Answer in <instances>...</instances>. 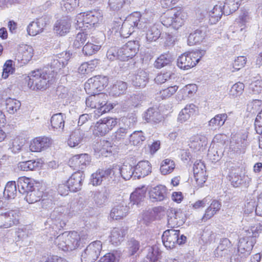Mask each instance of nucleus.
<instances>
[{
    "mask_svg": "<svg viewBox=\"0 0 262 262\" xmlns=\"http://www.w3.org/2000/svg\"><path fill=\"white\" fill-rule=\"evenodd\" d=\"M153 13L151 12H146L141 15L138 12H135L128 17L122 23L121 19L118 21H115L114 26H120V35L124 38L128 37L135 31V28L144 29L147 25L150 23L152 19Z\"/></svg>",
    "mask_w": 262,
    "mask_h": 262,
    "instance_id": "obj_1",
    "label": "nucleus"
},
{
    "mask_svg": "<svg viewBox=\"0 0 262 262\" xmlns=\"http://www.w3.org/2000/svg\"><path fill=\"white\" fill-rule=\"evenodd\" d=\"M28 85L33 90H46L52 84L55 80L53 76L42 70L32 71L28 76Z\"/></svg>",
    "mask_w": 262,
    "mask_h": 262,
    "instance_id": "obj_2",
    "label": "nucleus"
},
{
    "mask_svg": "<svg viewBox=\"0 0 262 262\" xmlns=\"http://www.w3.org/2000/svg\"><path fill=\"white\" fill-rule=\"evenodd\" d=\"M103 19V14L99 10H93L80 13L77 16L76 28L81 31H86L93 28L95 25Z\"/></svg>",
    "mask_w": 262,
    "mask_h": 262,
    "instance_id": "obj_3",
    "label": "nucleus"
},
{
    "mask_svg": "<svg viewBox=\"0 0 262 262\" xmlns=\"http://www.w3.org/2000/svg\"><path fill=\"white\" fill-rule=\"evenodd\" d=\"M255 243V238L253 235L240 238L237 247V254L231 257L230 262H243L251 254Z\"/></svg>",
    "mask_w": 262,
    "mask_h": 262,
    "instance_id": "obj_4",
    "label": "nucleus"
},
{
    "mask_svg": "<svg viewBox=\"0 0 262 262\" xmlns=\"http://www.w3.org/2000/svg\"><path fill=\"white\" fill-rule=\"evenodd\" d=\"M205 50L185 53L180 56L177 59V66L183 70H188L193 67L204 55Z\"/></svg>",
    "mask_w": 262,
    "mask_h": 262,
    "instance_id": "obj_5",
    "label": "nucleus"
},
{
    "mask_svg": "<svg viewBox=\"0 0 262 262\" xmlns=\"http://www.w3.org/2000/svg\"><path fill=\"white\" fill-rule=\"evenodd\" d=\"M186 237L184 235L180 236V231L169 229L164 232L162 235V242L167 249L173 248L176 244L182 245L186 241Z\"/></svg>",
    "mask_w": 262,
    "mask_h": 262,
    "instance_id": "obj_6",
    "label": "nucleus"
},
{
    "mask_svg": "<svg viewBox=\"0 0 262 262\" xmlns=\"http://www.w3.org/2000/svg\"><path fill=\"white\" fill-rule=\"evenodd\" d=\"M108 78L103 76L97 75L90 78L84 85L85 91L89 94H98L107 85Z\"/></svg>",
    "mask_w": 262,
    "mask_h": 262,
    "instance_id": "obj_7",
    "label": "nucleus"
},
{
    "mask_svg": "<svg viewBox=\"0 0 262 262\" xmlns=\"http://www.w3.org/2000/svg\"><path fill=\"white\" fill-rule=\"evenodd\" d=\"M102 244L100 241L90 243L82 253V262H95L99 257L102 250Z\"/></svg>",
    "mask_w": 262,
    "mask_h": 262,
    "instance_id": "obj_8",
    "label": "nucleus"
},
{
    "mask_svg": "<svg viewBox=\"0 0 262 262\" xmlns=\"http://www.w3.org/2000/svg\"><path fill=\"white\" fill-rule=\"evenodd\" d=\"M69 213V208L66 206L56 207L52 212L50 219L57 229H60L66 226Z\"/></svg>",
    "mask_w": 262,
    "mask_h": 262,
    "instance_id": "obj_9",
    "label": "nucleus"
},
{
    "mask_svg": "<svg viewBox=\"0 0 262 262\" xmlns=\"http://www.w3.org/2000/svg\"><path fill=\"white\" fill-rule=\"evenodd\" d=\"M139 41L131 40L128 41L119 49V59L122 61L128 60L134 57L138 51Z\"/></svg>",
    "mask_w": 262,
    "mask_h": 262,
    "instance_id": "obj_10",
    "label": "nucleus"
},
{
    "mask_svg": "<svg viewBox=\"0 0 262 262\" xmlns=\"http://www.w3.org/2000/svg\"><path fill=\"white\" fill-rule=\"evenodd\" d=\"M239 171V169H232L229 174V181L234 187H238L242 185L247 187L251 179L248 176L240 174Z\"/></svg>",
    "mask_w": 262,
    "mask_h": 262,
    "instance_id": "obj_11",
    "label": "nucleus"
},
{
    "mask_svg": "<svg viewBox=\"0 0 262 262\" xmlns=\"http://www.w3.org/2000/svg\"><path fill=\"white\" fill-rule=\"evenodd\" d=\"M19 215L17 211L11 210L0 214V228H8L18 223Z\"/></svg>",
    "mask_w": 262,
    "mask_h": 262,
    "instance_id": "obj_12",
    "label": "nucleus"
},
{
    "mask_svg": "<svg viewBox=\"0 0 262 262\" xmlns=\"http://www.w3.org/2000/svg\"><path fill=\"white\" fill-rule=\"evenodd\" d=\"M167 222L171 228L182 226L185 222L184 214L180 210L171 208L168 211Z\"/></svg>",
    "mask_w": 262,
    "mask_h": 262,
    "instance_id": "obj_13",
    "label": "nucleus"
},
{
    "mask_svg": "<svg viewBox=\"0 0 262 262\" xmlns=\"http://www.w3.org/2000/svg\"><path fill=\"white\" fill-rule=\"evenodd\" d=\"M70 59V54L68 52H62L54 56L51 62V68L53 69L52 71L53 75L54 73H57L59 70L67 64Z\"/></svg>",
    "mask_w": 262,
    "mask_h": 262,
    "instance_id": "obj_14",
    "label": "nucleus"
},
{
    "mask_svg": "<svg viewBox=\"0 0 262 262\" xmlns=\"http://www.w3.org/2000/svg\"><path fill=\"white\" fill-rule=\"evenodd\" d=\"M248 144L245 137L234 136L232 137L230 144V149L236 154H243Z\"/></svg>",
    "mask_w": 262,
    "mask_h": 262,
    "instance_id": "obj_15",
    "label": "nucleus"
},
{
    "mask_svg": "<svg viewBox=\"0 0 262 262\" xmlns=\"http://www.w3.org/2000/svg\"><path fill=\"white\" fill-rule=\"evenodd\" d=\"M193 174L197 185L202 186L207 179L206 170L204 163L197 161L194 163Z\"/></svg>",
    "mask_w": 262,
    "mask_h": 262,
    "instance_id": "obj_16",
    "label": "nucleus"
},
{
    "mask_svg": "<svg viewBox=\"0 0 262 262\" xmlns=\"http://www.w3.org/2000/svg\"><path fill=\"white\" fill-rule=\"evenodd\" d=\"M90 157L86 154L76 155L70 160V165L71 167H73L80 171V170L84 169L87 165L90 164Z\"/></svg>",
    "mask_w": 262,
    "mask_h": 262,
    "instance_id": "obj_17",
    "label": "nucleus"
},
{
    "mask_svg": "<svg viewBox=\"0 0 262 262\" xmlns=\"http://www.w3.org/2000/svg\"><path fill=\"white\" fill-rule=\"evenodd\" d=\"M232 245L230 240L227 238H222L217 248L214 251L215 257L221 258L229 256L231 252Z\"/></svg>",
    "mask_w": 262,
    "mask_h": 262,
    "instance_id": "obj_18",
    "label": "nucleus"
},
{
    "mask_svg": "<svg viewBox=\"0 0 262 262\" xmlns=\"http://www.w3.org/2000/svg\"><path fill=\"white\" fill-rule=\"evenodd\" d=\"M208 30L206 27H201L190 33L187 39L189 46L200 43L203 42L207 36Z\"/></svg>",
    "mask_w": 262,
    "mask_h": 262,
    "instance_id": "obj_19",
    "label": "nucleus"
},
{
    "mask_svg": "<svg viewBox=\"0 0 262 262\" xmlns=\"http://www.w3.org/2000/svg\"><path fill=\"white\" fill-rule=\"evenodd\" d=\"M51 144L52 140L48 137H37L31 142L30 149L32 152L40 151L49 147Z\"/></svg>",
    "mask_w": 262,
    "mask_h": 262,
    "instance_id": "obj_20",
    "label": "nucleus"
},
{
    "mask_svg": "<svg viewBox=\"0 0 262 262\" xmlns=\"http://www.w3.org/2000/svg\"><path fill=\"white\" fill-rule=\"evenodd\" d=\"M84 178L83 173L81 171L76 172L72 174L67 181L70 191L77 192L80 190L82 185V181Z\"/></svg>",
    "mask_w": 262,
    "mask_h": 262,
    "instance_id": "obj_21",
    "label": "nucleus"
},
{
    "mask_svg": "<svg viewBox=\"0 0 262 262\" xmlns=\"http://www.w3.org/2000/svg\"><path fill=\"white\" fill-rule=\"evenodd\" d=\"M149 198L152 202L162 201L167 197L166 187L162 185H158L149 191Z\"/></svg>",
    "mask_w": 262,
    "mask_h": 262,
    "instance_id": "obj_22",
    "label": "nucleus"
},
{
    "mask_svg": "<svg viewBox=\"0 0 262 262\" xmlns=\"http://www.w3.org/2000/svg\"><path fill=\"white\" fill-rule=\"evenodd\" d=\"M207 138L200 134H197L190 138L189 146L194 151L203 150L207 145Z\"/></svg>",
    "mask_w": 262,
    "mask_h": 262,
    "instance_id": "obj_23",
    "label": "nucleus"
},
{
    "mask_svg": "<svg viewBox=\"0 0 262 262\" xmlns=\"http://www.w3.org/2000/svg\"><path fill=\"white\" fill-rule=\"evenodd\" d=\"M151 171V166L148 161H140L134 166V178L140 179L145 177L148 175Z\"/></svg>",
    "mask_w": 262,
    "mask_h": 262,
    "instance_id": "obj_24",
    "label": "nucleus"
},
{
    "mask_svg": "<svg viewBox=\"0 0 262 262\" xmlns=\"http://www.w3.org/2000/svg\"><path fill=\"white\" fill-rule=\"evenodd\" d=\"M46 25V19L41 17L37 19L29 24L27 28L28 34L31 36H35L41 33Z\"/></svg>",
    "mask_w": 262,
    "mask_h": 262,
    "instance_id": "obj_25",
    "label": "nucleus"
},
{
    "mask_svg": "<svg viewBox=\"0 0 262 262\" xmlns=\"http://www.w3.org/2000/svg\"><path fill=\"white\" fill-rule=\"evenodd\" d=\"M33 49L30 46L24 45L20 46L17 57L18 61L20 60L24 64L28 63L33 56Z\"/></svg>",
    "mask_w": 262,
    "mask_h": 262,
    "instance_id": "obj_26",
    "label": "nucleus"
},
{
    "mask_svg": "<svg viewBox=\"0 0 262 262\" xmlns=\"http://www.w3.org/2000/svg\"><path fill=\"white\" fill-rule=\"evenodd\" d=\"M71 22L68 17H63L58 20L54 25V30L60 36H63L69 32Z\"/></svg>",
    "mask_w": 262,
    "mask_h": 262,
    "instance_id": "obj_27",
    "label": "nucleus"
},
{
    "mask_svg": "<svg viewBox=\"0 0 262 262\" xmlns=\"http://www.w3.org/2000/svg\"><path fill=\"white\" fill-rule=\"evenodd\" d=\"M85 136V132L80 128H77L71 134L68 141V145L71 147L78 146Z\"/></svg>",
    "mask_w": 262,
    "mask_h": 262,
    "instance_id": "obj_28",
    "label": "nucleus"
},
{
    "mask_svg": "<svg viewBox=\"0 0 262 262\" xmlns=\"http://www.w3.org/2000/svg\"><path fill=\"white\" fill-rule=\"evenodd\" d=\"M126 229L123 228L115 227L112 229L110 235V242L114 245H119L124 239Z\"/></svg>",
    "mask_w": 262,
    "mask_h": 262,
    "instance_id": "obj_29",
    "label": "nucleus"
},
{
    "mask_svg": "<svg viewBox=\"0 0 262 262\" xmlns=\"http://www.w3.org/2000/svg\"><path fill=\"white\" fill-rule=\"evenodd\" d=\"M148 74L144 70H139L132 78V83L136 87L143 88L148 81Z\"/></svg>",
    "mask_w": 262,
    "mask_h": 262,
    "instance_id": "obj_30",
    "label": "nucleus"
},
{
    "mask_svg": "<svg viewBox=\"0 0 262 262\" xmlns=\"http://www.w3.org/2000/svg\"><path fill=\"white\" fill-rule=\"evenodd\" d=\"M66 233L68 250H75L80 245V238L79 234L75 231Z\"/></svg>",
    "mask_w": 262,
    "mask_h": 262,
    "instance_id": "obj_31",
    "label": "nucleus"
},
{
    "mask_svg": "<svg viewBox=\"0 0 262 262\" xmlns=\"http://www.w3.org/2000/svg\"><path fill=\"white\" fill-rule=\"evenodd\" d=\"M129 210V207L126 205L120 204L113 208L110 213V217L114 220H120L126 216Z\"/></svg>",
    "mask_w": 262,
    "mask_h": 262,
    "instance_id": "obj_32",
    "label": "nucleus"
},
{
    "mask_svg": "<svg viewBox=\"0 0 262 262\" xmlns=\"http://www.w3.org/2000/svg\"><path fill=\"white\" fill-rule=\"evenodd\" d=\"M17 187L19 193L24 194L35 186L33 181L26 177H21L17 180Z\"/></svg>",
    "mask_w": 262,
    "mask_h": 262,
    "instance_id": "obj_33",
    "label": "nucleus"
},
{
    "mask_svg": "<svg viewBox=\"0 0 262 262\" xmlns=\"http://www.w3.org/2000/svg\"><path fill=\"white\" fill-rule=\"evenodd\" d=\"M154 15H152V17ZM153 19V18L152 19ZM152 20H151L150 23L147 25V27L145 29L148 30L146 31V37L147 40L149 41H153L157 40L161 35V30L158 28V25L154 24L151 25Z\"/></svg>",
    "mask_w": 262,
    "mask_h": 262,
    "instance_id": "obj_34",
    "label": "nucleus"
},
{
    "mask_svg": "<svg viewBox=\"0 0 262 262\" xmlns=\"http://www.w3.org/2000/svg\"><path fill=\"white\" fill-rule=\"evenodd\" d=\"M42 191L40 190L38 186L35 185L31 190L26 192L25 199L29 204H33L38 201H40L42 197Z\"/></svg>",
    "mask_w": 262,
    "mask_h": 262,
    "instance_id": "obj_35",
    "label": "nucleus"
},
{
    "mask_svg": "<svg viewBox=\"0 0 262 262\" xmlns=\"http://www.w3.org/2000/svg\"><path fill=\"white\" fill-rule=\"evenodd\" d=\"M144 118L147 122L158 123L162 120V115L158 110L149 108L145 113Z\"/></svg>",
    "mask_w": 262,
    "mask_h": 262,
    "instance_id": "obj_36",
    "label": "nucleus"
},
{
    "mask_svg": "<svg viewBox=\"0 0 262 262\" xmlns=\"http://www.w3.org/2000/svg\"><path fill=\"white\" fill-rule=\"evenodd\" d=\"M227 118L226 114L216 115L209 121L208 126L213 130L218 129L224 124Z\"/></svg>",
    "mask_w": 262,
    "mask_h": 262,
    "instance_id": "obj_37",
    "label": "nucleus"
},
{
    "mask_svg": "<svg viewBox=\"0 0 262 262\" xmlns=\"http://www.w3.org/2000/svg\"><path fill=\"white\" fill-rule=\"evenodd\" d=\"M88 98H86L85 100V104L87 107L92 108H96L98 110V107L100 106L99 102L98 100L99 99H105V96L104 95V93H98V94H90Z\"/></svg>",
    "mask_w": 262,
    "mask_h": 262,
    "instance_id": "obj_38",
    "label": "nucleus"
},
{
    "mask_svg": "<svg viewBox=\"0 0 262 262\" xmlns=\"http://www.w3.org/2000/svg\"><path fill=\"white\" fill-rule=\"evenodd\" d=\"M128 130V128L126 127H120L118 128L112 136L113 143L115 145H117L123 142L127 136Z\"/></svg>",
    "mask_w": 262,
    "mask_h": 262,
    "instance_id": "obj_39",
    "label": "nucleus"
},
{
    "mask_svg": "<svg viewBox=\"0 0 262 262\" xmlns=\"http://www.w3.org/2000/svg\"><path fill=\"white\" fill-rule=\"evenodd\" d=\"M172 10H174L173 17L174 23L173 28L178 29L183 24L185 20L187 18V15L181 9H172Z\"/></svg>",
    "mask_w": 262,
    "mask_h": 262,
    "instance_id": "obj_40",
    "label": "nucleus"
},
{
    "mask_svg": "<svg viewBox=\"0 0 262 262\" xmlns=\"http://www.w3.org/2000/svg\"><path fill=\"white\" fill-rule=\"evenodd\" d=\"M52 127L56 130H63L64 126V120L62 113L54 114L51 118Z\"/></svg>",
    "mask_w": 262,
    "mask_h": 262,
    "instance_id": "obj_41",
    "label": "nucleus"
},
{
    "mask_svg": "<svg viewBox=\"0 0 262 262\" xmlns=\"http://www.w3.org/2000/svg\"><path fill=\"white\" fill-rule=\"evenodd\" d=\"M119 173L122 177L126 180H129L132 177L134 178V166L129 163H124L123 165L118 169Z\"/></svg>",
    "mask_w": 262,
    "mask_h": 262,
    "instance_id": "obj_42",
    "label": "nucleus"
},
{
    "mask_svg": "<svg viewBox=\"0 0 262 262\" xmlns=\"http://www.w3.org/2000/svg\"><path fill=\"white\" fill-rule=\"evenodd\" d=\"M145 191L142 188H138L134 191L130 196V203L131 206L140 204L144 199Z\"/></svg>",
    "mask_w": 262,
    "mask_h": 262,
    "instance_id": "obj_43",
    "label": "nucleus"
},
{
    "mask_svg": "<svg viewBox=\"0 0 262 262\" xmlns=\"http://www.w3.org/2000/svg\"><path fill=\"white\" fill-rule=\"evenodd\" d=\"M7 111L10 114H14L20 108L21 102L20 101L11 98H8L5 102Z\"/></svg>",
    "mask_w": 262,
    "mask_h": 262,
    "instance_id": "obj_44",
    "label": "nucleus"
},
{
    "mask_svg": "<svg viewBox=\"0 0 262 262\" xmlns=\"http://www.w3.org/2000/svg\"><path fill=\"white\" fill-rule=\"evenodd\" d=\"M224 13V10L222 6L215 5L213 8L209 12V21L211 24H215L221 18L223 14Z\"/></svg>",
    "mask_w": 262,
    "mask_h": 262,
    "instance_id": "obj_45",
    "label": "nucleus"
},
{
    "mask_svg": "<svg viewBox=\"0 0 262 262\" xmlns=\"http://www.w3.org/2000/svg\"><path fill=\"white\" fill-rule=\"evenodd\" d=\"M241 4L238 0H226L223 6L224 14L228 15L238 9Z\"/></svg>",
    "mask_w": 262,
    "mask_h": 262,
    "instance_id": "obj_46",
    "label": "nucleus"
},
{
    "mask_svg": "<svg viewBox=\"0 0 262 262\" xmlns=\"http://www.w3.org/2000/svg\"><path fill=\"white\" fill-rule=\"evenodd\" d=\"M127 88V83L122 81H117L111 90V94L114 96H119L123 94Z\"/></svg>",
    "mask_w": 262,
    "mask_h": 262,
    "instance_id": "obj_47",
    "label": "nucleus"
},
{
    "mask_svg": "<svg viewBox=\"0 0 262 262\" xmlns=\"http://www.w3.org/2000/svg\"><path fill=\"white\" fill-rule=\"evenodd\" d=\"M175 168L174 162L169 159L164 160L160 166V171L162 174L166 175L171 173Z\"/></svg>",
    "mask_w": 262,
    "mask_h": 262,
    "instance_id": "obj_48",
    "label": "nucleus"
},
{
    "mask_svg": "<svg viewBox=\"0 0 262 262\" xmlns=\"http://www.w3.org/2000/svg\"><path fill=\"white\" fill-rule=\"evenodd\" d=\"M17 193V188L15 181L8 182L5 188L4 194L8 199H14Z\"/></svg>",
    "mask_w": 262,
    "mask_h": 262,
    "instance_id": "obj_49",
    "label": "nucleus"
},
{
    "mask_svg": "<svg viewBox=\"0 0 262 262\" xmlns=\"http://www.w3.org/2000/svg\"><path fill=\"white\" fill-rule=\"evenodd\" d=\"M104 174L105 173V172H103V169H98L96 172L93 173L91 178V182L92 185L98 186L100 185L102 181H105Z\"/></svg>",
    "mask_w": 262,
    "mask_h": 262,
    "instance_id": "obj_50",
    "label": "nucleus"
},
{
    "mask_svg": "<svg viewBox=\"0 0 262 262\" xmlns=\"http://www.w3.org/2000/svg\"><path fill=\"white\" fill-rule=\"evenodd\" d=\"M172 56L169 53L162 54L155 62V67L160 69L169 64L172 60Z\"/></svg>",
    "mask_w": 262,
    "mask_h": 262,
    "instance_id": "obj_51",
    "label": "nucleus"
},
{
    "mask_svg": "<svg viewBox=\"0 0 262 262\" xmlns=\"http://www.w3.org/2000/svg\"><path fill=\"white\" fill-rule=\"evenodd\" d=\"M108 194L105 191H96L94 194V201L98 206H102L106 203L107 200Z\"/></svg>",
    "mask_w": 262,
    "mask_h": 262,
    "instance_id": "obj_52",
    "label": "nucleus"
},
{
    "mask_svg": "<svg viewBox=\"0 0 262 262\" xmlns=\"http://www.w3.org/2000/svg\"><path fill=\"white\" fill-rule=\"evenodd\" d=\"M250 17L249 13L247 11H242L238 18L235 20V25L241 27L240 31H242L247 23L250 20Z\"/></svg>",
    "mask_w": 262,
    "mask_h": 262,
    "instance_id": "obj_53",
    "label": "nucleus"
},
{
    "mask_svg": "<svg viewBox=\"0 0 262 262\" xmlns=\"http://www.w3.org/2000/svg\"><path fill=\"white\" fill-rule=\"evenodd\" d=\"M161 255V252L157 246L150 247L146 257L150 261L155 262L160 258Z\"/></svg>",
    "mask_w": 262,
    "mask_h": 262,
    "instance_id": "obj_54",
    "label": "nucleus"
},
{
    "mask_svg": "<svg viewBox=\"0 0 262 262\" xmlns=\"http://www.w3.org/2000/svg\"><path fill=\"white\" fill-rule=\"evenodd\" d=\"M78 0H62L61 8L63 11L71 12L78 6Z\"/></svg>",
    "mask_w": 262,
    "mask_h": 262,
    "instance_id": "obj_55",
    "label": "nucleus"
},
{
    "mask_svg": "<svg viewBox=\"0 0 262 262\" xmlns=\"http://www.w3.org/2000/svg\"><path fill=\"white\" fill-rule=\"evenodd\" d=\"M172 78H174V74L171 71H167L158 74L155 81L157 84H162Z\"/></svg>",
    "mask_w": 262,
    "mask_h": 262,
    "instance_id": "obj_56",
    "label": "nucleus"
},
{
    "mask_svg": "<svg viewBox=\"0 0 262 262\" xmlns=\"http://www.w3.org/2000/svg\"><path fill=\"white\" fill-rule=\"evenodd\" d=\"M108 132V128L106 127L103 122L100 121V120L95 124L94 127L93 133L96 136H102Z\"/></svg>",
    "mask_w": 262,
    "mask_h": 262,
    "instance_id": "obj_57",
    "label": "nucleus"
},
{
    "mask_svg": "<svg viewBox=\"0 0 262 262\" xmlns=\"http://www.w3.org/2000/svg\"><path fill=\"white\" fill-rule=\"evenodd\" d=\"M145 140V137L142 131H135L129 136V141L134 145H138Z\"/></svg>",
    "mask_w": 262,
    "mask_h": 262,
    "instance_id": "obj_58",
    "label": "nucleus"
},
{
    "mask_svg": "<svg viewBox=\"0 0 262 262\" xmlns=\"http://www.w3.org/2000/svg\"><path fill=\"white\" fill-rule=\"evenodd\" d=\"M134 0H109L108 5L111 9L118 11L121 9L125 4H130Z\"/></svg>",
    "mask_w": 262,
    "mask_h": 262,
    "instance_id": "obj_59",
    "label": "nucleus"
},
{
    "mask_svg": "<svg viewBox=\"0 0 262 262\" xmlns=\"http://www.w3.org/2000/svg\"><path fill=\"white\" fill-rule=\"evenodd\" d=\"M38 163L34 160H29L19 162L18 165V168L23 171L33 170L38 167Z\"/></svg>",
    "mask_w": 262,
    "mask_h": 262,
    "instance_id": "obj_60",
    "label": "nucleus"
},
{
    "mask_svg": "<svg viewBox=\"0 0 262 262\" xmlns=\"http://www.w3.org/2000/svg\"><path fill=\"white\" fill-rule=\"evenodd\" d=\"M173 12L174 10H172L171 8L170 10L168 11L164 15L162 16V23L163 25L166 27L172 26L173 28L174 20H173Z\"/></svg>",
    "mask_w": 262,
    "mask_h": 262,
    "instance_id": "obj_61",
    "label": "nucleus"
},
{
    "mask_svg": "<svg viewBox=\"0 0 262 262\" xmlns=\"http://www.w3.org/2000/svg\"><path fill=\"white\" fill-rule=\"evenodd\" d=\"M244 84L240 82L233 84L229 91L230 96L233 97H236L242 94L244 90Z\"/></svg>",
    "mask_w": 262,
    "mask_h": 262,
    "instance_id": "obj_62",
    "label": "nucleus"
},
{
    "mask_svg": "<svg viewBox=\"0 0 262 262\" xmlns=\"http://www.w3.org/2000/svg\"><path fill=\"white\" fill-rule=\"evenodd\" d=\"M101 46L98 45H94L92 43L88 42L83 47L82 52L84 55H92L95 54L100 49Z\"/></svg>",
    "mask_w": 262,
    "mask_h": 262,
    "instance_id": "obj_63",
    "label": "nucleus"
},
{
    "mask_svg": "<svg viewBox=\"0 0 262 262\" xmlns=\"http://www.w3.org/2000/svg\"><path fill=\"white\" fill-rule=\"evenodd\" d=\"M119 253L117 251L108 253L100 258L99 262H119Z\"/></svg>",
    "mask_w": 262,
    "mask_h": 262,
    "instance_id": "obj_64",
    "label": "nucleus"
}]
</instances>
